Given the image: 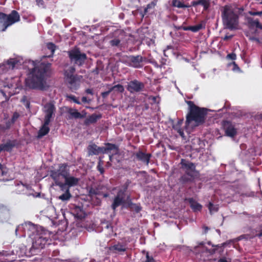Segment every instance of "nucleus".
Listing matches in <instances>:
<instances>
[{"label":"nucleus","instance_id":"nucleus-1","mask_svg":"<svg viewBox=\"0 0 262 262\" xmlns=\"http://www.w3.org/2000/svg\"><path fill=\"white\" fill-rule=\"evenodd\" d=\"M34 66L28 77L25 80L28 89L45 90L47 86V79L51 74V63L30 61Z\"/></svg>","mask_w":262,"mask_h":262},{"label":"nucleus","instance_id":"nucleus-2","mask_svg":"<svg viewBox=\"0 0 262 262\" xmlns=\"http://www.w3.org/2000/svg\"><path fill=\"white\" fill-rule=\"evenodd\" d=\"M189 112L186 117L185 128L187 132H191L194 128L202 124L205 121L206 110L196 106L192 101H188Z\"/></svg>","mask_w":262,"mask_h":262},{"label":"nucleus","instance_id":"nucleus-3","mask_svg":"<svg viewBox=\"0 0 262 262\" xmlns=\"http://www.w3.org/2000/svg\"><path fill=\"white\" fill-rule=\"evenodd\" d=\"M244 9L235 6L226 5L221 9L222 17L225 27L230 30L238 28V15Z\"/></svg>","mask_w":262,"mask_h":262},{"label":"nucleus","instance_id":"nucleus-4","mask_svg":"<svg viewBox=\"0 0 262 262\" xmlns=\"http://www.w3.org/2000/svg\"><path fill=\"white\" fill-rule=\"evenodd\" d=\"M69 174L67 165L61 164L59 166V169L50 171V176L55 181L56 185L62 188L64 186L63 180H65L67 175Z\"/></svg>","mask_w":262,"mask_h":262},{"label":"nucleus","instance_id":"nucleus-5","mask_svg":"<svg viewBox=\"0 0 262 262\" xmlns=\"http://www.w3.org/2000/svg\"><path fill=\"white\" fill-rule=\"evenodd\" d=\"M75 71V68L71 67L65 71L64 74L65 81L72 90H76L79 87L82 78L81 76L74 75Z\"/></svg>","mask_w":262,"mask_h":262},{"label":"nucleus","instance_id":"nucleus-6","mask_svg":"<svg viewBox=\"0 0 262 262\" xmlns=\"http://www.w3.org/2000/svg\"><path fill=\"white\" fill-rule=\"evenodd\" d=\"M19 14L15 10H13L9 15L0 12V23H3L5 26L2 31H5L9 26L19 21Z\"/></svg>","mask_w":262,"mask_h":262},{"label":"nucleus","instance_id":"nucleus-7","mask_svg":"<svg viewBox=\"0 0 262 262\" xmlns=\"http://www.w3.org/2000/svg\"><path fill=\"white\" fill-rule=\"evenodd\" d=\"M23 62V59L20 57L10 58L6 62L0 64V73H6L15 68H18Z\"/></svg>","mask_w":262,"mask_h":262},{"label":"nucleus","instance_id":"nucleus-8","mask_svg":"<svg viewBox=\"0 0 262 262\" xmlns=\"http://www.w3.org/2000/svg\"><path fill=\"white\" fill-rule=\"evenodd\" d=\"M21 230L25 233V234L27 233L28 235L30 237L34 235L35 236L39 232L40 230L42 231L41 227L38 228L30 222L25 223L18 226L15 230L16 234L17 235L18 231ZM23 236H25V234Z\"/></svg>","mask_w":262,"mask_h":262},{"label":"nucleus","instance_id":"nucleus-9","mask_svg":"<svg viewBox=\"0 0 262 262\" xmlns=\"http://www.w3.org/2000/svg\"><path fill=\"white\" fill-rule=\"evenodd\" d=\"M33 239V246L35 248L42 249L48 243L49 236L47 234L46 232L43 231L40 234L38 233L35 235Z\"/></svg>","mask_w":262,"mask_h":262},{"label":"nucleus","instance_id":"nucleus-10","mask_svg":"<svg viewBox=\"0 0 262 262\" xmlns=\"http://www.w3.org/2000/svg\"><path fill=\"white\" fill-rule=\"evenodd\" d=\"M71 60L75 64L81 66L86 59V55L81 53L79 49L75 48L69 52Z\"/></svg>","mask_w":262,"mask_h":262},{"label":"nucleus","instance_id":"nucleus-11","mask_svg":"<svg viewBox=\"0 0 262 262\" xmlns=\"http://www.w3.org/2000/svg\"><path fill=\"white\" fill-rule=\"evenodd\" d=\"M126 189V188H124L123 189H121L118 191L117 195L115 197L112 205V207L113 210H115L117 207L124 203Z\"/></svg>","mask_w":262,"mask_h":262},{"label":"nucleus","instance_id":"nucleus-12","mask_svg":"<svg viewBox=\"0 0 262 262\" xmlns=\"http://www.w3.org/2000/svg\"><path fill=\"white\" fill-rule=\"evenodd\" d=\"M146 60V58L140 55L130 56L127 57L128 65L135 68H140L142 67V62Z\"/></svg>","mask_w":262,"mask_h":262},{"label":"nucleus","instance_id":"nucleus-13","mask_svg":"<svg viewBox=\"0 0 262 262\" xmlns=\"http://www.w3.org/2000/svg\"><path fill=\"white\" fill-rule=\"evenodd\" d=\"M55 106L53 104L49 103L45 105L43 111L45 114V120H46V124H49L51 121V118L55 111Z\"/></svg>","mask_w":262,"mask_h":262},{"label":"nucleus","instance_id":"nucleus-14","mask_svg":"<svg viewBox=\"0 0 262 262\" xmlns=\"http://www.w3.org/2000/svg\"><path fill=\"white\" fill-rule=\"evenodd\" d=\"M144 86V85L142 82L134 80L128 83L127 89L130 93H134L142 91Z\"/></svg>","mask_w":262,"mask_h":262},{"label":"nucleus","instance_id":"nucleus-15","mask_svg":"<svg viewBox=\"0 0 262 262\" xmlns=\"http://www.w3.org/2000/svg\"><path fill=\"white\" fill-rule=\"evenodd\" d=\"M67 112L69 114V119H82L86 117V113L85 111L79 112L76 109L71 107H68Z\"/></svg>","mask_w":262,"mask_h":262},{"label":"nucleus","instance_id":"nucleus-16","mask_svg":"<svg viewBox=\"0 0 262 262\" xmlns=\"http://www.w3.org/2000/svg\"><path fill=\"white\" fill-rule=\"evenodd\" d=\"M119 149L118 147L113 144L107 143L105 147H104L103 154L109 155L110 160H112V157L114 155L118 153Z\"/></svg>","mask_w":262,"mask_h":262},{"label":"nucleus","instance_id":"nucleus-17","mask_svg":"<svg viewBox=\"0 0 262 262\" xmlns=\"http://www.w3.org/2000/svg\"><path fill=\"white\" fill-rule=\"evenodd\" d=\"M223 127L225 134L227 136L233 137L236 134V130L234 125L229 121H225L223 123Z\"/></svg>","mask_w":262,"mask_h":262},{"label":"nucleus","instance_id":"nucleus-18","mask_svg":"<svg viewBox=\"0 0 262 262\" xmlns=\"http://www.w3.org/2000/svg\"><path fill=\"white\" fill-rule=\"evenodd\" d=\"M104 147H98L95 144L89 145L88 147V154L89 155H97L100 153L103 154Z\"/></svg>","mask_w":262,"mask_h":262},{"label":"nucleus","instance_id":"nucleus-19","mask_svg":"<svg viewBox=\"0 0 262 262\" xmlns=\"http://www.w3.org/2000/svg\"><path fill=\"white\" fill-rule=\"evenodd\" d=\"M79 179L78 178H75L73 176L67 175L65 179V183L64 185H68L69 187H72L76 186L78 184L79 182Z\"/></svg>","mask_w":262,"mask_h":262},{"label":"nucleus","instance_id":"nucleus-20","mask_svg":"<svg viewBox=\"0 0 262 262\" xmlns=\"http://www.w3.org/2000/svg\"><path fill=\"white\" fill-rule=\"evenodd\" d=\"M191 5L193 7L201 5L203 7L204 10H207L210 7L209 0H196L191 2Z\"/></svg>","mask_w":262,"mask_h":262},{"label":"nucleus","instance_id":"nucleus-21","mask_svg":"<svg viewBox=\"0 0 262 262\" xmlns=\"http://www.w3.org/2000/svg\"><path fill=\"white\" fill-rule=\"evenodd\" d=\"M136 155L139 160L145 163L146 164H148L150 155L145 154L142 151H139L137 152Z\"/></svg>","mask_w":262,"mask_h":262},{"label":"nucleus","instance_id":"nucleus-22","mask_svg":"<svg viewBox=\"0 0 262 262\" xmlns=\"http://www.w3.org/2000/svg\"><path fill=\"white\" fill-rule=\"evenodd\" d=\"M183 120H179L175 124L173 125V128L179 133V135L182 137H184V134L181 126L183 124Z\"/></svg>","mask_w":262,"mask_h":262},{"label":"nucleus","instance_id":"nucleus-23","mask_svg":"<svg viewBox=\"0 0 262 262\" xmlns=\"http://www.w3.org/2000/svg\"><path fill=\"white\" fill-rule=\"evenodd\" d=\"M7 86L9 88H14L16 90L19 89L21 87V84L19 81V77H15L12 79V82L10 84H8ZM6 87V85H5Z\"/></svg>","mask_w":262,"mask_h":262},{"label":"nucleus","instance_id":"nucleus-24","mask_svg":"<svg viewBox=\"0 0 262 262\" xmlns=\"http://www.w3.org/2000/svg\"><path fill=\"white\" fill-rule=\"evenodd\" d=\"M101 117V115L93 114L91 116H89L85 120V123L86 124L94 123L98 120V119H100Z\"/></svg>","mask_w":262,"mask_h":262},{"label":"nucleus","instance_id":"nucleus-25","mask_svg":"<svg viewBox=\"0 0 262 262\" xmlns=\"http://www.w3.org/2000/svg\"><path fill=\"white\" fill-rule=\"evenodd\" d=\"M248 23L250 27H255L256 28L262 29V25H261L257 19L254 20L251 17L247 18Z\"/></svg>","mask_w":262,"mask_h":262},{"label":"nucleus","instance_id":"nucleus-26","mask_svg":"<svg viewBox=\"0 0 262 262\" xmlns=\"http://www.w3.org/2000/svg\"><path fill=\"white\" fill-rule=\"evenodd\" d=\"M49 124H46V120H45L44 124L39 132V136H43L47 135L49 132Z\"/></svg>","mask_w":262,"mask_h":262},{"label":"nucleus","instance_id":"nucleus-27","mask_svg":"<svg viewBox=\"0 0 262 262\" xmlns=\"http://www.w3.org/2000/svg\"><path fill=\"white\" fill-rule=\"evenodd\" d=\"M181 164L183 167L188 170H190L191 171H193L195 170V166L192 163L188 162L184 160H182Z\"/></svg>","mask_w":262,"mask_h":262},{"label":"nucleus","instance_id":"nucleus-28","mask_svg":"<svg viewBox=\"0 0 262 262\" xmlns=\"http://www.w3.org/2000/svg\"><path fill=\"white\" fill-rule=\"evenodd\" d=\"M189 202L191 208L194 211H200L202 209V206L192 199H190Z\"/></svg>","mask_w":262,"mask_h":262},{"label":"nucleus","instance_id":"nucleus-29","mask_svg":"<svg viewBox=\"0 0 262 262\" xmlns=\"http://www.w3.org/2000/svg\"><path fill=\"white\" fill-rule=\"evenodd\" d=\"M172 5L173 6L179 8L188 7L187 5H185L183 2L179 0H172Z\"/></svg>","mask_w":262,"mask_h":262},{"label":"nucleus","instance_id":"nucleus-30","mask_svg":"<svg viewBox=\"0 0 262 262\" xmlns=\"http://www.w3.org/2000/svg\"><path fill=\"white\" fill-rule=\"evenodd\" d=\"M12 145L10 143L0 145V152L2 151H10L12 148Z\"/></svg>","mask_w":262,"mask_h":262},{"label":"nucleus","instance_id":"nucleus-31","mask_svg":"<svg viewBox=\"0 0 262 262\" xmlns=\"http://www.w3.org/2000/svg\"><path fill=\"white\" fill-rule=\"evenodd\" d=\"M17 188L16 189V192L17 193H21L24 191L25 189H28L29 188V186L27 185H25L22 183H18L17 185Z\"/></svg>","mask_w":262,"mask_h":262},{"label":"nucleus","instance_id":"nucleus-32","mask_svg":"<svg viewBox=\"0 0 262 262\" xmlns=\"http://www.w3.org/2000/svg\"><path fill=\"white\" fill-rule=\"evenodd\" d=\"M71 197V195L70 193L69 190L67 189L65 193L59 196V199L65 201L69 200Z\"/></svg>","mask_w":262,"mask_h":262},{"label":"nucleus","instance_id":"nucleus-33","mask_svg":"<svg viewBox=\"0 0 262 262\" xmlns=\"http://www.w3.org/2000/svg\"><path fill=\"white\" fill-rule=\"evenodd\" d=\"M111 88L112 89V92L114 91L117 93H122L124 90V87L123 86V85L121 84L115 85V86H112Z\"/></svg>","mask_w":262,"mask_h":262},{"label":"nucleus","instance_id":"nucleus-34","mask_svg":"<svg viewBox=\"0 0 262 262\" xmlns=\"http://www.w3.org/2000/svg\"><path fill=\"white\" fill-rule=\"evenodd\" d=\"M112 249L118 252H123L126 250V248L124 246L121 244H117L112 247Z\"/></svg>","mask_w":262,"mask_h":262},{"label":"nucleus","instance_id":"nucleus-35","mask_svg":"<svg viewBox=\"0 0 262 262\" xmlns=\"http://www.w3.org/2000/svg\"><path fill=\"white\" fill-rule=\"evenodd\" d=\"M208 207L210 213H214L218 210V207L216 205H214L210 202L209 203Z\"/></svg>","mask_w":262,"mask_h":262},{"label":"nucleus","instance_id":"nucleus-36","mask_svg":"<svg viewBox=\"0 0 262 262\" xmlns=\"http://www.w3.org/2000/svg\"><path fill=\"white\" fill-rule=\"evenodd\" d=\"M77 212L75 214V216L79 219H82L84 216V213L82 210L80 208H76L75 211H77Z\"/></svg>","mask_w":262,"mask_h":262},{"label":"nucleus","instance_id":"nucleus-37","mask_svg":"<svg viewBox=\"0 0 262 262\" xmlns=\"http://www.w3.org/2000/svg\"><path fill=\"white\" fill-rule=\"evenodd\" d=\"M202 28V25H199L189 27V29L192 32H197Z\"/></svg>","mask_w":262,"mask_h":262},{"label":"nucleus","instance_id":"nucleus-38","mask_svg":"<svg viewBox=\"0 0 262 262\" xmlns=\"http://www.w3.org/2000/svg\"><path fill=\"white\" fill-rule=\"evenodd\" d=\"M47 46L48 49H49L50 50H51L52 54H53L54 52L55 51V48H56L54 44H53L51 42H49V43H47Z\"/></svg>","mask_w":262,"mask_h":262},{"label":"nucleus","instance_id":"nucleus-39","mask_svg":"<svg viewBox=\"0 0 262 262\" xmlns=\"http://www.w3.org/2000/svg\"><path fill=\"white\" fill-rule=\"evenodd\" d=\"M67 97L77 104H80V101H78L76 97L74 95H67Z\"/></svg>","mask_w":262,"mask_h":262},{"label":"nucleus","instance_id":"nucleus-40","mask_svg":"<svg viewBox=\"0 0 262 262\" xmlns=\"http://www.w3.org/2000/svg\"><path fill=\"white\" fill-rule=\"evenodd\" d=\"M97 169L102 174L104 172V169L103 168V164L101 161H99L97 165Z\"/></svg>","mask_w":262,"mask_h":262},{"label":"nucleus","instance_id":"nucleus-41","mask_svg":"<svg viewBox=\"0 0 262 262\" xmlns=\"http://www.w3.org/2000/svg\"><path fill=\"white\" fill-rule=\"evenodd\" d=\"M120 40L118 39H114L110 41V43L112 46H117L120 43Z\"/></svg>","mask_w":262,"mask_h":262},{"label":"nucleus","instance_id":"nucleus-42","mask_svg":"<svg viewBox=\"0 0 262 262\" xmlns=\"http://www.w3.org/2000/svg\"><path fill=\"white\" fill-rule=\"evenodd\" d=\"M156 4L154 2H151L149 4L147 7L145 9V11H147L148 9H152L155 7Z\"/></svg>","mask_w":262,"mask_h":262},{"label":"nucleus","instance_id":"nucleus-43","mask_svg":"<svg viewBox=\"0 0 262 262\" xmlns=\"http://www.w3.org/2000/svg\"><path fill=\"white\" fill-rule=\"evenodd\" d=\"M236 56L235 54L232 53L231 54H229L227 56V58L231 59V60H235L236 59Z\"/></svg>","mask_w":262,"mask_h":262},{"label":"nucleus","instance_id":"nucleus-44","mask_svg":"<svg viewBox=\"0 0 262 262\" xmlns=\"http://www.w3.org/2000/svg\"><path fill=\"white\" fill-rule=\"evenodd\" d=\"M19 117V115L15 112L13 114V117L12 118V122H14Z\"/></svg>","mask_w":262,"mask_h":262},{"label":"nucleus","instance_id":"nucleus-45","mask_svg":"<svg viewBox=\"0 0 262 262\" xmlns=\"http://www.w3.org/2000/svg\"><path fill=\"white\" fill-rule=\"evenodd\" d=\"M112 92V89H111V88H110V89L108 90V91L102 93L101 95H102V96L103 98L106 97V96H107L109 95V94H110L111 92Z\"/></svg>","mask_w":262,"mask_h":262},{"label":"nucleus","instance_id":"nucleus-46","mask_svg":"<svg viewBox=\"0 0 262 262\" xmlns=\"http://www.w3.org/2000/svg\"><path fill=\"white\" fill-rule=\"evenodd\" d=\"M249 13L251 15H261L262 11H259V12L249 11Z\"/></svg>","mask_w":262,"mask_h":262},{"label":"nucleus","instance_id":"nucleus-47","mask_svg":"<svg viewBox=\"0 0 262 262\" xmlns=\"http://www.w3.org/2000/svg\"><path fill=\"white\" fill-rule=\"evenodd\" d=\"M146 262H155L152 257L149 256L148 253L146 254Z\"/></svg>","mask_w":262,"mask_h":262},{"label":"nucleus","instance_id":"nucleus-48","mask_svg":"<svg viewBox=\"0 0 262 262\" xmlns=\"http://www.w3.org/2000/svg\"><path fill=\"white\" fill-rule=\"evenodd\" d=\"M247 36L249 37V39L251 40L255 41L257 42H259V39L256 37L251 36L249 35L248 34H247Z\"/></svg>","mask_w":262,"mask_h":262},{"label":"nucleus","instance_id":"nucleus-49","mask_svg":"<svg viewBox=\"0 0 262 262\" xmlns=\"http://www.w3.org/2000/svg\"><path fill=\"white\" fill-rule=\"evenodd\" d=\"M233 71H238L239 70V67L237 66V65L235 63V62H233Z\"/></svg>","mask_w":262,"mask_h":262},{"label":"nucleus","instance_id":"nucleus-50","mask_svg":"<svg viewBox=\"0 0 262 262\" xmlns=\"http://www.w3.org/2000/svg\"><path fill=\"white\" fill-rule=\"evenodd\" d=\"M232 37V35H226L225 36V37H224L223 39L224 40H227L228 39H231V38Z\"/></svg>","mask_w":262,"mask_h":262},{"label":"nucleus","instance_id":"nucleus-51","mask_svg":"<svg viewBox=\"0 0 262 262\" xmlns=\"http://www.w3.org/2000/svg\"><path fill=\"white\" fill-rule=\"evenodd\" d=\"M149 62L155 65L156 67H158V63L154 60L150 59L149 60Z\"/></svg>","mask_w":262,"mask_h":262},{"label":"nucleus","instance_id":"nucleus-52","mask_svg":"<svg viewBox=\"0 0 262 262\" xmlns=\"http://www.w3.org/2000/svg\"><path fill=\"white\" fill-rule=\"evenodd\" d=\"M36 1L38 6H42L43 4V2L42 0H36Z\"/></svg>","mask_w":262,"mask_h":262},{"label":"nucleus","instance_id":"nucleus-53","mask_svg":"<svg viewBox=\"0 0 262 262\" xmlns=\"http://www.w3.org/2000/svg\"><path fill=\"white\" fill-rule=\"evenodd\" d=\"M85 92L89 94H91V95L93 94V91L92 89H88L86 90Z\"/></svg>","mask_w":262,"mask_h":262},{"label":"nucleus","instance_id":"nucleus-54","mask_svg":"<svg viewBox=\"0 0 262 262\" xmlns=\"http://www.w3.org/2000/svg\"><path fill=\"white\" fill-rule=\"evenodd\" d=\"M219 262H229V261L227 260V259L226 258L223 257V258L220 259V260H219Z\"/></svg>","mask_w":262,"mask_h":262},{"label":"nucleus","instance_id":"nucleus-55","mask_svg":"<svg viewBox=\"0 0 262 262\" xmlns=\"http://www.w3.org/2000/svg\"><path fill=\"white\" fill-rule=\"evenodd\" d=\"M82 102H88V100H87V98H86V97H83L82 98Z\"/></svg>","mask_w":262,"mask_h":262},{"label":"nucleus","instance_id":"nucleus-56","mask_svg":"<svg viewBox=\"0 0 262 262\" xmlns=\"http://www.w3.org/2000/svg\"><path fill=\"white\" fill-rule=\"evenodd\" d=\"M256 235H257V236H258V237H261V236H262V227H261V229H260V233H259V234H257Z\"/></svg>","mask_w":262,"mask_h":262},{"label":"nucleus","instance_id":"nucleus-57","mask_svg":"<svg viewBox=\"0 0 262 262\" xmlns=\"http://www.w3.org/2000/svg\"><path fill=\"white\" fill-rule=\"evenodd\" d=\"M9 127H10V125H7V126H6V127H3V128H2V130H5V129H8V128H9Z\"/></svg>","mask_w":262,"mask_h":262},{"label":"nucleus","instance_id":"nucleus-58","mask_svg":"<svg viewBox=\"0 0 262 262\" xmlns=\"http://www.w3.org/2000/svg\"><path fill=\"white\" fill-rule=\"evenodd\" d=\"M16 91H15V92L13 91V92H9V93L11 94V95H13V94H14L15 93H16Z\"/></svg>","mask_w":262,"mask_h":262},{"label":"nucleus","instance_id":"nucleus-59","mask_svg":"<svg viewBox=\"0 0 262 262\" xmlns=\"http://www.w3.org/2000/svg\"><path fill=\"white\" fill-rule=\"evenodd\" d=\"M106 227L107 228H108L109 226H108V225H106Z\"/></svg>","mask_w":262,"mask_h":262},{"label":"nucleus","instance_id":"nucleus-60","mask_svg":"<svg viewBox=\"0 0 262 262\" xmlns=\"http://www.w3.org/2000/svg\"><path fill=\"white\" fill-rule=\"evenodd\" d=\"M209 1H210V0H209Z\"/></svg>","mask_w":262,"mask_h":262}]
</instances>
